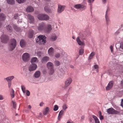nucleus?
Masks as SVG:
<instances>
[{
    "mask_svg": "<svg viewBox=\"0 0 123 123\" xmlns=\"http://www.w3.org/2000/svg\"><path fill=\"white\" fill-rule=\"evenodd\" d=\"M62 117V116L58 115V119L60 120V119Z\"/></svg>",
    "mask_w": 123,
    "mask_h": 123,
    "instance_id": "obj_54",
    "label": "nucleus"
},
{
    "mask_svg": "<svg viewBox=\"0 0 123 123\" xmlns=\"http://www.w3.org/2000/svg\"><path fill=\"white\" fill-rule=\"evenodd\" d=\"M121 48L123 50V44L121 46Z\"/></svg>",
    "mask_w": 123,
    "mask_h": 123,
    "instance_id": "obj_62",
    "label": "nucleus"
},
{
    "mask_svg": "<svg viewBox=\"0 0 123 123\" xmlns=\"http://www.w3.org/2000/svg\"><path fill=\"white\" fill-rule=\"evenodd\" d=\"M19 15L18 13H16L14 15V18L15 19H17L18 18Z\"/></svg>",
    "mask_w": 123,
    "mask_h": 123,
    "instance_id": "obj_43",
    "label": "nucleus"
},
{
    "mask_svg": "<svg viewBox=\"0 0 123 123\" xmlns=\"http://www.w3.org/2000/svg\"><path fill=\"white\" fill-rule=\"evenodd\" d=\"M88 2L89 3H91L92 2V0H87Z\"/></svg>",
    "mask_w": 123,
    "mask_h": 123,
    "instance_id": "obj_56",
    "label": "nucleus"
},
{
    "mask_svg": "<svg viewBox=\"0 0 123 123\" xmlns=\"http://www.w3.org/2000/svg\"><path fill=\"white\" fill-rule=\"evenodd\" d=\"M92 117L94 119L95 123H100L99 119L96 116L94 115H92Z\"/></svg>",
    "mask_w": 123,
    "mask_h": 123,
    "instance_id": "obj_23",
    "label": "nucleus"
},
{
    "mask_svg": "<svg viewBox=\"0 0 123 123\" xmlns=\"http://www.w3.org/2000/svg\"><path fill=\"white\" fill-rule=\"evenodd\" d=\"M57 37L56 36H52L51 37V39L52 41L55 40L57 39Z\"/></svg>",
    "mask_w": 123,
    "mask_h": 123,
    "instance_id": "obj_38",
    "label": "nucleus"
},
{
    "mask_svg": "<svg viewBox=\"0 0 123 123\" xmlns=\"http://www.w3.org/2000/svg\"><path fill=\"white\" fill-rule=\"evenodd\" d=\"M4 98L2 95H0V100H2Z\"/></svg>",
    "mask_w": 123,
    "mask_h": 123,
    "instance_id": "obj_52",
    "label": "nucleus"
},
{
    "mask_svg": "<svg viewBox=\"0 0 123 123\" xmlns=\"http://www.w3.org/2000/svg\"><path fill=\"white\" fill-rule=\"evenodd\" d=\"M10 94L11 97L13 98L14 97V91L13 89H12V91H11L10 92Z\"/></svg>",
    "mask_w": 123,
    "mask_h": 123,
    "instance_id": "obj_33",
    "label": "nucleus"
},
{
    "mask_svg": "<svg viewBox=\"0 0 123 123\" xmlns=\"http://www.w3.org/2000/svg\"><path fill=\"white\" fill-rule=\"evenodd\" d=\"M72 80L71 78H68L65 81V87H67L69 86L72 82Z\"/></svg>",
    "mask_w": 123,
    "mask_h": 123,
    "instance_id": "obj_9",
    "label": "nucleus"
},
{
    "mask_svg": "<svg viewBox=\"0 0 123 123\" xmlns=\"http://www.w3.org/2000/svg\"><path fill=\"white\" fill-rule=\"evenodd\" d=\"M12 103L13 104V107L14 108H15L16 107V104L15 102H14L13 101H12Z\"/></svg>",
    "mask_w": 123,
    "mask_h": 123,
    "instance_id": "obj_42",
    "label": "nucleus"
},
{
    "mask_svg": "<svg viewBox=\"0 0 123 123\" xmlns=\"http://www.w3.org/2000/svg\"><path fill=\"white\" fill-rule=\"evenodd\" d=\"M17 44L16 41L14 39L11 40V43L10 45L9 49L10 51H12L15 48Z\"/></svg>",
    "mask_w": 123,
    "mask_h": 123,
    "instance_id": "obj_3",
    "label": "nucleus"
},
{
    "mask_svg": "<svg viewBox=\"0 0 123 123\" xmlns=\"http://www.w3.org/2000/svg\"><path fill=\"white\" fill-rule=\"evenodd\" d=\"M43 102L41 103H40V106H42L43 105Z\"/></svg>",
    "mask_w": 123,
    "mask_h": 123,
    "instance_id": "obj_55",
    "label": "nucleus"
},
{
    "mask_svg": "<svg viewBox=\"0 0 123 123\" xmlns=\"http://www.w3.org/2000/svg\"><path fill=\"white\" fill-rule=\"evenodd\" d=\"M45 25L43 23H41L39 24L38 27V29L39 31L42 30L44 29Z\"/></svg>",
    "mask_w": 123,
    "mask_h": 123,
    "instance_id": "obj_13",
    "label": "nucleus"
},
{
    "mask_svg": "<svg viewBox=\"0 0 123 123\" xmlns=\"http://www.w3.org/2000/svg\"><path fill=\"white\" fill-rule=\"evenodd\" d=\"M37 67V65L35 64H32L29 68V70L31 71L35 70Z\"/></svg>",
    "mask_w": 123,
    "mask_h": 123,
    "instance_id": "obj_11",
    "label": "nucleus"
},
{
    "mask_svg": "<svg viewBox=\"0 0 123 123\" xmlns=\"http://www.w3.org/2000/svg\"><path fill=\"white\" fill-rule=\"evenodd\" d=\"M53 64L50 62H48L47 64V66L48 69L53 68Z\"/></svg>",
    "mask_w": 123,
    "mask_h": 123,
    "instance_id": "obj_22",
    "label": "nucleus"
},
{
    "mask_svg": "<svg viewBox=\"0 0 123 123\" xmlns=\"http://www.w3.org/2000/svg\"><path fill=\"white\" fill-rule=\"evenodd\" d=\"M31 62L32 64H34V63H37L38 62L37 58L36 57L32 58L31 59Z\"/></svg>",
    "mask_w": 123,
    "mask_h": 123,
    "instance_id": "obj_16",
    "label": "nucleus"
},
{
    "mask_svg": "<svg viewBox=\"0 0 123 123\" xmlns=\"http://www.w3.org/2000/svg\"><path fill=\"white\" fill-rule=\"evenodd\" d=\"M30 55L28 53H25L22 55V58L23 61L25 62H27L30 59Z\"/></svg>",
    "mask_w": 123,
    "mask_h": 123,
    "instance_id": "obj_5",
    "label": "nucleus"
},
{
    "mask_svg": "<svg viewBox=\"0 0 123 123\" xmlns=\"http://www.w3.org/2000/svg\"><path fill=\"white\" fill-rule=\"evenodd\" d=\"M113 81H110L106 87V89L107 90H110L113 87Z\"/></svg>",
    "mask_w": 123,
    "mask_h": 123,
    "instance_id": "obj_12",
    "label": "nucleus"
},
{
    "mask_svg": "<svg viewBox=\"0 0 123 123\" xmlns=\"http://www.w3.org/2000/svg\"><path fill=\"white\" fill-rule=\"evenodd\" d=\"M65 6H62L61 5H58L57 12L59 13H61L64 11V10Z\"/></svg>",
    "mask_w": 123,
    "mask_h": 123,
    "instance_id": "obj_8",
    "label": "nucleus"
},
{
    "mask_svg": "<svg viewBox=\"0 0 123 123\" xmlns=\"http://www.w3.org/2000/svg\"><path fill=\"white\" fill-rule=\"evenodd\" d=\"M34 11V9L33 7L31 6H28L26 9V11L28 12H33Z\"/></svg>",
    "mask_w": 123,
    "mask_h": 123,
    "instance_id": "obj_15",
    "label": "nucleus"
},
{
    "mask_svg": "<svg viewBox=\"0 0 123 123\" xmlns=\"http://www.w3.org/2000/svg\"><path fill=\"white\" fill-rule=\"evenodd\" d=\"M46 37L44 35H40L38 36L36 40V43L39 44H44L46 43Z\"/></svg>",
    "mask_w": 123,
    "mask_h": 123,
    "instance_id": "obj_1",
    "label": "nucleus"
},
{
    "mask_svg": "<svg viewBox=\"0 0 123 123\" xmlns=\"http://www.w3.org/2000/svg\"><path fill=\"white\" fill-rule=\"evenodd\" d=\"M1 39L2 42L4 43H6L8 41V37L6 35H3L1 36Z\"/></svg>",
    "mask_w": 123,
    "mask_h": 123,
    "instance_id": "obj_10",
    "label": "nucleus"
},
{
    "mask_svg": "<svg viewBox=\"0 0 123 123\" xmlns=\"http://www.w3.org/2000/svg\"><path fill=\"white\" fill-rule=\"evenodd\" d=\"M14 78L13 76H12L7 77L6 78L7 82H11L12 80Z\"/></svg>",
    "mask_w": 123,
    "mask_h": 123,
    "instance_id": "obj_19",
    "label": "nucleus"
},
{
    "mask_svg": "<svg viewBox=\"0 0 123 123\" xmlns=\"http://www.w3.org/2000/svg\"><path fill=\"white\" fill-rule=\"evenodd\" d=\"M121 105L123 108V98L121 100Z\"/></svg>",
    "mask_w": 123,
    "mask_h": 123,
    "instance_id": "obj_49",
    "label": "nucleus"
},
{
    "mask_svg": "<svg viewBox=\"0 0 123 123\" xmlns=\"http://www.w3.org/2000/svg\"><path fill=\"white\" fill-rule=\"evenodd\" d=\"M6 29L7 30L10 31L11 32L12 31V28L11 26L9 25L6 26Z\"/></svg>",
    "mask_w": 123,
    "mask_h": 123,
    "instance_id": "obj_30",
    "label": "nucleus"
},
{
    "mask_svg": "<svg viewBox=\"0 0 123 123\" xmlns=\"http://www.w3.org/2000/svg\"><path fill=\"white\" fill-rule=\"evenodd\" d=\"M44 9L45 11L47 13H50L51 12V10L48 8V7L45 6L44 7Z\"/></svg>",
    "mask_w": 123,
    "mask_h": 123,
    "instance_id": "obj_31",
    "label": "nucleus"
},
{
    "mask_svg": "<svg viewBox=\"0 0 123 123\" xmlns=\"http://www.w3.org/2000/svg\"><path fill=\"white\" fill-rule=\"evenodd\" d=\"M76 41L78 44L80 45H83L84 44L83 42H82L80 40L79 37H78L76 39Z\"/></svg>",
    "mask_w": 123,
    "mask_h": 123,
    "instance_id": "obj_26",
    "label": "nucleus"
},
{
    "mask_svg": "<svg viewBox=\"0 0 123 123\" xmlns=\"http://www.w3.org/2000/svg\"><path fill=\"white\" fill-rule=\"evenodd\" d=\"M7 3L10 5H13L15 3V0H6Z\"/></svg>",
    "mask_w": 123,
    "mask_h": 123,
    "instance_id": "obj_27",
    "label": "nucleus"
},
{
    "mask_svg": "<svg viewBox=\"0 0 123 123\" xmlns=\"http://www.w3.org/2000/svg\"><path fill=\"white\" fill-rule=\"evenodd\" d=\"M21 88L22 90L24 93L25 92V86L23 85L21 86Z\"/></svg>",
    "mask_w": 123,
    "mask_h": 123,
    "instance_id": "obj_36",
    "label": "nucleus"
},
{
    "mask_svg": "<svg viewBox=\"0 0 123 123\" xmlns=\"http://www.w3.org/2000/svg\"><path fill=\"white\" fill-rule=\"evenodd\" d=\"M5 19V17L3 13L0 14V20L1 21L4 20Z\"/></svg>",
    "mask_w": 123,
    "mask_h": 123,
    "instance_id": "obj_28",
    "label": "nucleus"
},
{
    "mask_svg": "<svg viewBox=\"0 0 123 123\" xmlns=\"http://www.w3.org/2000/svg\"><path fill=\"white\" fill-rule=\"evenodd\" d=\"M2 25V22L1 21H0V28L1 27Z\"/></svg>",
    "mask_w": 123,
    "mask_h": 123,
    "instance_id": "obj_61",
    "label": "nucleus"
},
{
    "mask_svg": "<svg viewBox=\"0 0 123 123\" xmlns=\"http://www.w3.org/2000/svg\"><path fill=\"white\" fill-rule=\"evenodd\" d=\"M108 9L106 11L105 15V18L106 21V24L107 25H108L109 24V22L110 21L108 17V16L107 15V13H108Z\"/></svg>",
    "mask_w": 123,
    "mask_h": 123,
    "instance_id": "obj_18",
    "label": "nucleus"
},
{
    "mask_svg": "<svg viewBox=\"0 0 123 123\" xmlns=\"http://www.w3.org/2000/svg\"><path fill=\"white\" fill-rule=\"evenodd\" d=\"M40 72L39 71H38L36 72L34 74V76L35 77L37 78L40 77Z\"/></svg>",
    "mask_w": 123,
    "mask_h": 123,
    "instance_id": "obj_24",
    "label": "nucleus"
},
{
    "mask_svg": "<svg viewBox=\"0 0 123 123\" xmlns=\"http://www.w3.org/2000/svg\"><path fill=\"white\" fill-rule=\"evenodd\" d=\"M94 68L95 69H97L98 68V66L97 65H95L94 66Z\"/></svg>",
    "mask_w": 123,
    "mask_h": 123,
    "instance_id": "obj_48",
    "label": "nucleus"
},
{
    "mask_svg": "<svg viewBox=\"0 0 123 123\" xmlns=\"http://www.w3.org/2000/svg\"><path fill=\"white\" fill-rule=\"evenodd\" d=\"M67 107L66 105H64L63 106V108L64 110H65L67 108Z\"/></svg>",
    "mask_w": 123,
    "mask_h": 123,
    "instance_id": "obj_45",
    "label": "nucleus"
},
{
    "mask_svg": "<svg viewBox=\"0 0 123 123\" xmlns=\"http://www.w3.org/2000/svg\"><path fill=\"white\" fill-rule=\"evenodd\" d=\"M53 48L52 47H51L48 50V53L49 55L52 56L53 55Z\"/></svg>",
    "mask_w": 123,
    "mask_h": 123,
    "instance_id": "obj_21",
    "label": "nucleus"
},
{
    "mask_svg": "<svg viewBox=\"0 0 123 123\" xmlns=\"http://www.w3.org/2000/svg\"><path fill=\"white\" fill-rule=\"evenodd\" d=\"M64 112V111L63 110H61L59 112V115L62 116Z\"/></svg>",
    "mask_w": 123,
    "mask_h": 123,
    "instance_id": "obj_44",
    "label": "nucleus"
},
{
    "mask_svg": "<svg viewBox=\"0 0 123 123\" xmlns=\"http://www.w3.org/2000/svg\"><path fill=\"white\" fill-rule=\"evenodd\" d=\"M16 1L18 3L21 4L24 3L26 0H16Z\"/></svg>",
    "mask_w": 123,
    "mask_h": 123,
    "instance_id": "obj_37",
    "label": "nucleus"
},
{
    "mask_svg": "<svg viewBox=\"0 0 123 123\" xmlns=\"http://www.w3.org/2000/svg\"><path fill=\"white\" fill-rule=\"evenodd\" d=\"M106 0H102L103 2L104 3H105L106 2Z\"/></svg>",
    "mask_w": 123,
    "mask_h": 123,
    "instance_id": "obj_59",
    "label": "nucleus"
},
{
    "mask_svg": "<svg viewBox=\"0 0 123 123\" xmlns=\"http://www.w3.org/2000/svg\"><path fill=\"white\" fill-rule=\"evenodd\" d=\"M49 60V57L47 56H44L42 58L41 62L42 63H45L46 62Z\"/></svg>",
    "mask_w": 123,
    "mask_h": 123,
    "instance_id": "obj_14",
    "label": "nucleus"
},
{
    "mask_svg": "<svg viewBox=\"0 0 123 123\" xmlns=\"http://www.w3.org/2000/svg\"><path fill=\"white\" fill-rule=\"evenodd\" d=\"M27 20L30 23L33 24L34 21V17L30 14H28L27 15Z\"/></svg>",
    "mask_w": 123,
    "mask_h": 123,
    "instance_id": "obj_6",
    "label": "nucleus"
},
{
    "mask_svg": "<svg viewBox=\"0 0 123 123\" xmlns=\"http://www.w3.org/2000/svg\"><path fill=\"white\" fill-rule=\"evenodd\" d=\"M107 112L109 114H119L120 112L114 109L113 108H110L108 109Z\"/></svg>",
    "mask_w": 123,
    "mask_h": 123,
    "instance_id": "obj_4",
    "label": "nucleus"
},
{
    "mask_svg": "<svg viewBox=\"0 0 123 123\" xmlns=\"http://www.w3.org/2000/svg\"><path fill=\"white\" fill-rule=\"evenodd\" d=\"M110 48L111 51V52H112L113 51V47L112 46H110Z\"/></svg>",
    "mask_w": 123,
    "mask_h": 123,
    "instance_id": "obj_51",
    "label": "nucleus"
},
{
    "mask_svg": "<svg viewBox=\"0 0 123 123\" xmlns=\"http://www.w3.org/2000/svg\"><path fill=\"white\" fill-rule=\"evenodd\" d=\"M67 123H73V122L72 121H68Z\"/></svg>",
    "mask_w": 123,
    "mask_h": 123,
    "instance_id": "obj_58",
    "label": "nucleus"
},
{
    "mask_svg": "<svg viewBox=\"0 0 123 123\" xmlns=\"http://www.w3.org/2000/svg\"><path fill=\"white\" fill-rule=\"evenodd\" d=\"M84 49H81L79 51V54L80 55H82L84 53Z\"/></svg>",
    "mask_w": 123,
    "mask_h": 123,
    "instance_id": "obj_39",
    "label": "nucleus"
},
{
    "mask_svg": "<svg viewBox=\"0 0 123 123\" xmlns=\"http://www.w3.org/2000/svg\"><path fill=\"white\" fill-rule=\"evenodd\" d=\"M95 54L94 52H92L90 55L88 59L89 60H91L93 58V57L94 55Z\"/></svg>",
    "mask_w": 123,
    "mask_h": 123,
    "instance_id": "obj_32",
    "label": "nucleus"
},
{
    "mask_svg": "<svg viewBox=\"0 0 123 123\" xmlns=\"http://www.w3.org/2000/svg\"><path fill=\"white\" fill-rule=\"evenodd\" d=\"M49 108L48 107H47L46 108L45 110L43 111V114L45 115L48 114L49 112Z\"/></svg>",
    "mask_w": 123,
    "mask_h": 123,
    "instance_id": "obj_29",
    "label": "nucleus"
},
{
    "mask_svg": "<svg viewBox=\"0 0 123 123\" xmlns=\"http://www.w3.org/2000/svg\"><path fill=\"white\" fill-rule=\"evenodd\" d=\"M74 7L75 8L77 9H82L83 10L85 9L86 8V6L85 5L80 4H78L75 5Z\"/></svg>",
    "mask_w": 123,
    "mask_h": 123,
    "instance_id": "obj_7",
    "label": "nucleus"
},
{
    "mask_svg": "<svg viewBox=\"0 0 123 123\" xmlns=\"http://www.w3.org/2000/svg\"><path fill=\"white\" fill-rule=\"evenodd\" d=\"M13 28L14 29L16 30H17L18 28V27L17 26L15 25H13Z\"/></svg>",
    "mask_w": 123,
    "mask_h": 123,
    "instance_id": "obj_47",
    "label": "nucleus"
},
{
    "mask_svg": "<svg viewBox=\"0 0 123 123\" xmlns=\"http://www.w3.org/2000/svg\"><path fill=\"white\" fill-rule=\"evenodd\" d=\"M38 18L41 20H47L49 19V17L48 15L44 14H39L37 16Z\"/></svg>",
    "mask_w": 123,
    "mask_h": 123,
    "instance_id": "obj_2",
    "label": "nucleus"
},
{
    "mask_svg": "<svg viewBox=\"0 0 123 123\" xmlns=\"http://www.w3.org/2000/svg\"><path fill=\"white\" fill-rule=\"evenodd\" d=\"M49 69L50 71H49V74L50 75H52L54 72V70L53 68H52Z\"/></svg>",
    "mask_w": 123,
    "mask_h": 123,
    "instance_id": "obj_35",
    "label": "nucleus"
},
{
    "mask_svg": "<svg viewBox=\"0 0 123 123\" xmlns=\"http://www.w3.org/2000/svg\"><path fill=\"white\" fill-rule=\"evenodd\" d=\"M8 87L9 88H10L11 85V82H8Z\"/></svg>",
    "mask_w": 123,
    "mask_h": 123,
    "instance_id": "obj_50",
    "label": "nucleus"
},
{
    "mask_svg": "<svg viewBox=\"0 0 123 123\" xmlns=\"http://www.w3.org/2000/svg\"><path fill=\"white\" fill-rule=\"evenodd\" d=\"M98 114L99 116L102 115L101 113V111H100L98 112Z\"/></svg>",
    "mask_w": 123,
    "mask_h": 123,
    "instance_id": "obj_57",
    "label": "nucleus"
},
{
    "mask_svg": "<svg viewBox=\"0 0 123 123\" xmlns=\"http://www.w3.org/2000/svg\"><path fill=\"white\" fill-rule=\"evenodd\" d=\"M99 118L100 120H102L103 119V116L102 115L99 116Z\"/></svg>",
    "mask_w": 123,
    "mask_h": 123,
    "instance_id": "obj_53",
    "label": "nucleus"
},
{
    "mask_svg": "<svg viewBox=\"0 0 123 123\" xmlns=\"http://www.w3.org/2000/svg\"><path fill=\"white\" fill-rule=\"evenodd\" d=\"M84 116H82L81 117V118L82 119H84Z\"/></svg>",
    "mask_w": 123,
    "mask_h": 123,
    "instance_id": "obj_63",
    "label": "nucleus"
},
{
    "mask_svg": "<svg viewBox=\"0 0 123 123\" xmlns=\"http://www.w3.org/2000/svg\"><path fill=\"white\" fill-rule=\"evenodd\" d=\"M61 55L60 54L58 53H57L55 55V56L56 58H58Z\"/></svg>",
    "mask_w": 123,
    "mask_h": 123,
    "instance_id": "obj_40",
    "label": "nucleus"
},
{
    "mask_svg": "<svg viewBox=\"0 0 123 123\" xmlns=\"http://www.w3.org/2000/svg\"><path fill=\"white\" fill-rule=\"evenodd\" d=\"M28 108L30 109H31V106L30 105H29L28 106Z\"/></svg>",
    "mask_w": 123,
    "mask_h": 123,
    "instance_id": "obj_60",
    "label": "nucleus"
},
{
    "mask_svg": "<svg viewBox=\"0 0 123 123\" xmlns=\"http://www.w3.org/2000/svg\"><path fill=\"white\" fill-rule=\"evenodd\" d=\"M58 106L57 105H55L54 106V108L53 110L54 111H56L58 110Z\"/></svg>",
    "mask_w": 123,
    "mask_h": 123,
    "instance_id": "obj_41",
    "label": "nucleus"
},
{
    "mask_svg": "<svg viewBox=\"0 0 123 123\" xmlns=\"http://www.w3.org/2000/svg\"><path fill=\"white\" fill-rule=\"evenodd\" d=\"M34 32L32 30H30L29 32L28 35L29 38H32L33 36Z\"/></svg>",
    "mask_w": 123,
    "mask_h": 123,
    "instance_id": "obj_20",
    "label": "nucleus"
},
{
    "mask_svg": "<svg viewBox=\"0 0 123 123\" xmlns=\"http://www.w3.org/2000/svg\"><path fill=\"white\" fill-rule=\"evenodd\" d=\"M117 109L118 111H120V108L118 107Z\"/></svg>",
    "mask_w": 123,
    "mask_h": 123,
    "instance_id": "obj_64",
    "label": "nucleus"
},
{
    "mask_svg": "<svg viewBox=\"0 0 123 123\" xmlns=\"http://www.w3.org/2000/svg\"><path fill=\"white\" fill-rule=\"evenodd\" d=\"M26 95L27 96H29L30 95V92L27 90H26Z\"/></svg>",
    "mask_w": 123,
    "mask_h": 123,
    "instance_id": "obj_46",
    "label": "nucleus"
},
{
    "mask_svg": "<svg viewBox=\"0 0 123 123\" xmlns=\"http://www.w3.org/2000/svg\"><path fill=\"white\" fill-rule=\"evenodd\" d=\"M52 29V27L50 25H48L47 27L46 31L47 32H49Z\"/></svg>",
    "mask_w": 123,
    "mask_h": 123,
    "instance_id": "obj_25",
    "label": "nucleus"
},
{
    "mask_svg": "<svg viewBox=\"0 0 123 123\" xmlns=\"http://www.w3.org/2000/svg\"><path fill=\"white\" fill-rule=\"evenodd\" d=\"M20 44L21 47L23 48L25 46L26 43L24 40L22 39L20 41Z\"/></svg>",
    "mask_w": 123,
    "mask_h": 123,
    "instance_id": "obj_17",
    "label": "nucleus"
},
{
    "mask_svg": "<svg viewBox=\"0 0 123 123\" xmlns=\"http://www.w3.org/2000/svg\"><path fill=\"white\" fill-rule=\"evenodd\" d=\"M54 64L55 66H58L60 65V63L58 61L56 60L54 62Z\"/></svg>",
    "mask_w": 123,
    "mask_h": 123,
    "instance_id": "obj_34",
    "label": "nucleus"
}]
</instances>
